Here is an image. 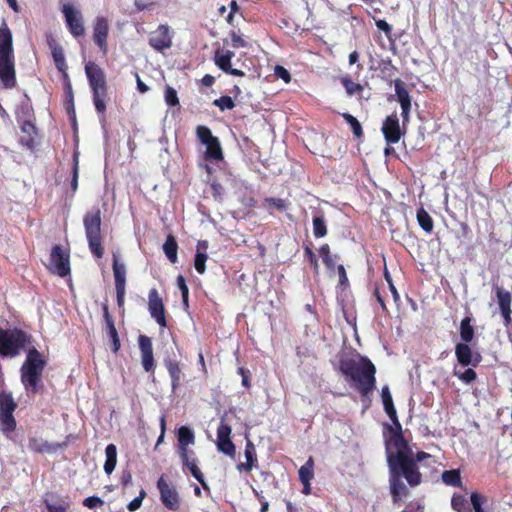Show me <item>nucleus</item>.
Segmentation results:
<instances>
[{
    "label": "nucleus",
    "instance_id": "obj_1",
    "mask_svg": "<svg viewBox=\"0 0 512 512\" xmlns=\"http://www.w3.org/2000/svg\"><path fill=\"white\" fill-rule=\"evenodd\" d=\"M386 455L390 470V490L396 501L407 494L401 477L403 476L411 486H416L421 482V474L407 442L399 432H391L386 439Z\"/></svg>",
    "mask_w": 512,
    "mask_h": 512
},
{
    "label": "nucleus",
    "instance_id": "obj_2",
    "mask_svg": "<svg viewBox=\"0 0 512 512\" xmlns=\"http://www.w3.org/2000/svg\"><path fill=\"white\" fill-rule=\"evenodd\" d=\"M340 371L355 383L363 396H367L375 388L376 368L366 357L342 359Z\"/></svg>",
    "mask_w": 512,
    "mask_h": 512
},
{
    "label": "nucleus",
    "instance_id": "obj_3",
    "mask_svg": "<svg viewBox=\"0 0 512 512\" xmlns=\"http://www.w3.org/2000/svg\"><path fill=\"white\" fill-rule=\"evenodd\" d=\"M0 82L5 89L16 86L13 36L5 20L0 25Z\"/></svg>",
    "mask_w": 512,
    "mask_h": 512
},
{
    "label": "nucleus",
    "instance_id": "obj_4",
    "mask_svg": "<svg viewBox=\"0 0 512 512\" xmlns=\"http://www.w3.org/2000/svg\"><path fill=\"white\" fill-rule=\"evenodd\" d=\"M47 44L51 49V54L56 68L63 74L64 89L66 95V111L71 120L72 128H77L72 84L67 73L68 66L65 60L63 48L56 42V40L52 36L48 37Z\"/></svg>",
    "mask_w": 512,
    "mask_h": 512
},
{
    "label": "nucleus",
    "instance_id": "obj_5",
    "mask_svg": "<svg viewBox=\"0 0 512 512\" xmlns=\"http://www.w3.org/2000/svg\"><path fill=\"white\" fill-rule=\"evenodd\" d=\"M45 366L46 361L42 354L35 348L29 349L20 370L21 382L26 391L35 393L38 390Z\"/></svg>",
    "mask_w": 512,
    "mask_h": 512
},
{
    "label": "nucleus",
    "instance_id": "obj_6",
    "mask_svg": "<svg viewBox=\"0 0 512 512\" xmlns=\"http://www.w3.org/2000/svg\"><path fill=\"white\" fill-rule=\"evenodd\" d=\"M85 73L93 94V103L99 114L106 111L107 83L103 69L95 62L85 64Z\"/></svg>",
    "mask_w": 512,
    "mask_h": 512
},
{
    "label": "nucleus",
    "instance_id": "obj_7",
    "mask_svg": "<svg viewBox=\"0 0 512 512\" xmlns=\"http://www.w3.org/2000/svg\"><path fill=\"white\" fill-rule=\"evenodd\" d=\"M30 342V337L19 329H0V355L16 357Z\"/></svg>",
    "mask_w": 512,
    "mask_h": 512
},
{
    "label": "nucleus",
    "instance_id": "obj_8",
    "mask_svg": "<svg viewBox=\"0 0 512 512\" xmlns=\"http://www.w3.org/2000/svg\"><path fill=\"white\" fill-rule=\"evenodd\" d=\"M89 249L97 258L103 256L101 245V213L99 209L87 212L83 219Z\"/></svg>",
    "mask_w": 512,
    "mask_h": 512
},
{
    "label": "nucleus",
    "instance_id": "obj_9",
    "mask_svg": "<svg viewBox=\"0 0 512 512\" xmlns=\"http://www.w3.org/2000/svg\"><path fill=\"white\" fill-rule=\"evenodd\" d=\"M61 11L64 15L66 26L69 32L75 37L85 35L83 16L79 10L71 4H63Z\"/></svg>",
    "mask_w": 512,
    "mask_h": 512
},
{
    "label": "nucleus",
    "instance_id": "obj_10",
    "mask_svg": "<svg viewBox=\"0 0 512 512\" xmlns=\"http://www.w3.org/2000/svg\"><path fill=\"white\" fill-rule=\"evenodd\" d=\"M200 142L205 146V158L211 161H221L223 152L217 137L211 134V130H196Z\"/></svg>",
    "mask_w": 512,
    "mask_h": 512
},
{
    "label": "nucleus",
    "instance_id": "obj_11",
    "mask_svg": "<svg viewBox=\"0 0 512 512\" xmlns=\"http://www.w3.org/2000/svg\"><path fill=\"white\" fill-rule=\"evenodd\" d=\"M48 269L60 277H65L70 273L69 255L60 246L53 247Z\"/></svg>",
    "mask_w": 512,
    "mask_h": 512
},
{
    "label": "nucleus",
    "instance_id": "obj_12",
    "mask_svg": "<svg viewBox=\"0 0 512 512\" xmlns=\"http://www.w3.org/2000/svg\"><path fill=\"white\" fill-rule=\"evenodd\" d=\"M157 487L164 506L172 511L178 510L180 507V497L177 490L163 476L158 479Z\"/></svg>",
    "mask_w": 512,
    "mask_h": 512
},
{
    "label": "nucleus",
    "instance_id": "obj_13",
    "mask_svg": "<svg viewBox=\"0 0 512 512\" xmlns=\"http://www.w3.org/2000/svg\"><path fill=\"white\" fill-rule=\"evenodd\" d=\"M231 427L226 424L224 421H221L217 428V441L216 446L218 451L223 454L234 458L236 454V447L231 441Z\"/></svg>",
    "mask_w": 512,
    "mask_h": 512
},
{
    "label": "nucleus",
    "instance_id": "obj_14",
    "mask_svg": "<svg viewBox=\"0 0 512 512\" xmlns=\"http://www.w3.org/2000/svg\"><path fill=\"white\" fill-rule=\"evenodd\" d=\"M148 310L159 326L162 328L167 326L164 303L155 288H152L148 294Z\"/></svg>",
    "mask_w": 512,
    "mask_h": 512
},
{
    "label": "nucleus",
    "instance_id": "obj_15",
    "mask_svg": "<svg viewBox=\"0 0 512 512\" xmlns=\"http://www.w3.org/2000/svg\"><path fill=\"white\" fill-rule=\"evenodd\" d=\"M149 45L158 52H163L172 46V36L168 25H159L157 29L151 32Z\"/></svg>",
    "mask_w": 512,
    "mask_h": 512
},
{
    "label": "nucleus",
    "instance_id": "obj_16",
    "mask_svg": "<svg viewBox=\"0 0 512 512\" xmlns=\"http://www.w3.org/2000/svg\"><path fill=\"white\" fill-rule=\"evenodd\" d=\"M108 35V20L103 16L96 17L93 24V40L103 54H106L108 51Z\"/></svg>",
    "mask_w": 512,
    "mask_h": 512
},
{
    "label": "nucleus",
    "instance_id": "obj_17",
    "mask_svg": "<svg viewBox=\"0 0 512 512\" xmlns=\"http://www.w3.org/2000/svg\"><path fill=\"white\" fill-rule=\"evenodd\" d=\"M234 56L235 53L231 50L223 51L217 49L214 53V63L220 70H222L226 74L237 77H243L245 76V73L240 69L233 68L231 65V61Z\"/></svg>",
    "mask_w": 512,
    "mask_h": 512
},
{
    "label": "nucleus",
    "instance_id": "obj_18",
    "mask_svg": "<svg viewBox=\"0 0 512 512\" xmlns=\"http://www.w3.org/2000/svg\"><path fill=\"white\" fill-rule=\"evenodd\" d=\"M138 345L141 353V364L146 372L154 369V357L152 341L148 336L140 335L138 338Z\"/></svg>",
    "mask_w": 512,
    "mask_h": 512
},
{
    "label": "nucleus",
    "instance_id": "obj_19",
    "mask_svg": "<svg viewBox=\"0 0 512 512\" xmlns=\"http://www.w3.org/2000/svg\"><path fill=\"white\" fill-rule=\"evenodd\" d=\"M395 93L397 99L401 105L402 109V118H403V127H405L406 122L408 120V115L411 110V100L408 91L404 87V83L401 79L397 78L394 81Z\"/></svg>",
    "mask_w": 512,
    "mask_h": 512
},
{
    "label": "nucleus",
    "instance_id": "obj_20",
    "mask_svg": "<svg viewBox=\"0 0 512 512\" xmlns=\"http://www.w3.org/2000/svg\"><path fill=\"white\" fill-rule=\"evenodd\" d=\"M495 293L498 301V305L501 311V314L504 318L505 324L509 325L512 321L511 319V301L512 296L509 291L505 290L500 286H495Z\"/></svg>",
    "mask_w": 512,
    "mask_h": 512
},
{
    "label": "nucleus",
    "instance_id": "obj_21",
    "mask_svg": "<svg viewBox=\"0 0 512 512\" xmlns=\"http://www.w3.org/2000/svg\"><path fill=\"white\" fill-rule=\"evenodd\" d=\"M183 465L190 471L192 476L204 487L207 485L204 480V476L198 468V459L195 456L194 451L181 452L179 453Z\"/></svg>",
    "mask_w": 512,
    "mask_h": 512
},
{
    "label": "nucleus",
    "instance_id": "obj_22",
    "mask_svg": "<svg viewBox=\"0 0 512 512\" xmlns=\"http://www.w3.org/2000/svg\"><path fill=\"white\" fill-rule=\"evenodd\" d=\"M455 355L457 361L462 366L477 365L479 363V356H475L472 349L467 343H458L455 347Z\"/></svg>",
    "mask_w": 512,
    "mask_h": 512
},
{
    "label": "nucleus",
    "instance_id": "obj_23",
    "mask_svg": "<svg viewBox=\"0 0 512 512\" xmlns=\"http://www.w3.org/2000/svg\"><path fill=\"white\" fill-rule=\"evenodd\" d=\"M379 77L386 81L389 85L394 84L395 77L398 73L397 67L392 63L390 58L381 59L378 62Z\"/></svg>",
    "mask_w": 512,
    "mask_h": 512
},
{
    "label": "nucleus",
    "instance_id": "obj_24",
    "mask_svg": "<svg viewBox=\"0 0 512 512\" xmlns=\"http://www.w3.org/2000/svg\"><path fill=\"white\" fill-rule=\"evenodd\" d=\"M178 452L192 451L189 447L195 443L194 432L187 426H181L178 429Z\"/></svg>",
    "mask_w": 512,
    "mask_h": 512
},
{
    "label": "nucleus",
    "instance_id": "obj_25",
    "mask_svg": "<svg viewBox=\"0 0 512 512\" xmlns=\"http://www.w3.org/2000/svg\"><path fill=\"white\" fill-rule=\"evenodd\" d=\"M113 274L115 279V287H126V266L120 262L119 255L113 254Z\"/></svg>",
    "mask_w": 512,
    "mask_h": 512
},
{
    "label": "nucleus",
    "instance_id": "obj_26",
    "mask_svg": "<svg viewBox=\"0 0 512 512\" xmlns=\"http://www.w3.org/2000/svg\"><path fill=\"white\" fill-rule=\"evenodd\" d=\"M244 454H245L246 462L240 463L237 466V468L240 471L244 470V471L248 472V471H251L256 466V463H257L256 449H255L254 444L250 440H247V442H246Z\"/></svg>",
    "mask_w": 512,
    "mask_h": 512
},
{
    "label": "nucleus",
    "instance_id": "obj_27",
    "mask_svg": "<svg viewBox=\"0 0 512 512\" xmlns=\"http://www.w3.org/2000/svg\"><path fill=\"white\" fill-rule=\"evenodd\" d=\"M381 398L387 415L395 423L397 421L396 409L393 405L392 396L388 386H384L382 388Z\"/></svg>",
    "mask_w": 512,
    "mask_h": 512
},
{
    "label": "nucleus",
    "instance_id": "obj_28",
    "mask_svg": "<svg viewBox=\"0 0 512 512\" xmlns=\"http://www.w3.org/2000/svg\"><path fill=\"white\" fill-rule=\"evenodd\" d=\"M106 460L104 463V471L110 475L117 464V447L114 444H109L105 449Z\"/></svg>",
    "mask_w": 512,
    "mask_h": 512
},
{
    "label": "nucleus",
    "instance_id": "obj_29",
    "mask_svg": "<svg viewBox=\"0 0 512 512\" xmlns=\"http://www.w3.org/2000/svg\"><path fill=\"white\" fill-rule=\"evenodd\" d=\"M340 82L345 88L346 94L348 96L351 97L354 95H358L359 98L362 97L361 94L364 90V87L361 84L355 83L349 76L341 77Z\"/></svg>",
    "mask_w": 512,
    "mask_h": 512
},
{
    "label": "nucleus",
    "instance_id": "obj_30",
    "mask_svg": "<svg viewBox=\"0 0 512 512\" xmlns=\"http://www.w3.org/2000/svg\"><path fill=\"white\" fill-rule=\"evenodd\" d=\"M19 141L23 147L33 150L38 144L37 130H22Z\"/></svg>",
    "mask_w": 512,
    "mask_h": 512
},
{
    "label": "nucleus",
    "instance_id": "obj_31",
    "mask_svg": "<svg viewBox=\"0 0 512 512\" xmlns=\"http://www.w3.org/2000/svg\"><path fill=\"white\" fill-rule=\"evenodd\" d=\"M28 447L30 450L38 453L50 452L53 449L51 444L37 436L29 438Z\"/></svg>",
    "mask_w": 512,
    "mask_h": 512
},
{
    "label": "nucleus",
    "instance_id": "obj_32",
    "mask_svg": "<svg viewBox=\"0 0 512 512\" xmlns=\"http://www.w3.org/2000/svg\"><path fill=\"white\" fill-rule=\"evenodd\" d=\"M441 478L442 481L448 486L461 487L462 485L460 471L457 469L444 471L441 475Z\"/></svg>",
    "mask_w": 512,
    "mask_h": 512
},
{
    "label": "nucleus",
    "instance_id": "obj_33",
    "mask_svg": "<svg viewBox=\"0 0 512 512\" xmlns=\"http://www.w3.org/2000/svg\"><path fill=\"white\" fill-rule=\"evenodd\" d=\"M299 479L301 482H311L314 477V461L309 457L304 465L298 471Z\"/></svg>",
    "mask_w": 512,
    "mask_h": 512
},
{
    "label": "nucleus",
    "instance_id": "obj_34",
    "mask_svg": "<svg viewBox=\"0 0 512 512\" xmlns=\"http://www.w3.org/2000/svg\"><path fill=\"white\" fill-rule=\"evenodd\" d=\"M17 120L22 129L35 128L34 116L30 114L28 108L22 107L17 110Z\"/></svg>",
    "mask_w": 512,
    "mask_h": 512
},
{
    "label": "nucleus",
    "instance_id": "obj_35",
    "mask_svg": "<svg viewBox=\"0 0 512 512\" xmlns=\"http://www.w3.org/2000/svg\"><path fill=\"white\" fill-rule=\"evenodd\" d=\"M163 250L171 263L177 262V243L173 236L169 235L163 245Z\"/></svg>",
    "mask_w": 512,
    "mask_h": 512
},
{
    "label": "nucleus",
    "instance_id": "obj_36",
    "mask_svg": "<svg viewBox=\"0 0 512 512\" xmlns=\"http://www.w3.org/2000/svg\"><path fill=\"white\" fill-rule=\"evenodd\" d=\"M166 368L172 380V390L175 391L179 387L180 383V368L177 362L169 360L166 362Z\"/></svg>",
    "mask_w": 512,
    "mask_h": 512
},
{
    "label": "nucleus",
    "instance_id": "obj_37",
    "mask_svg": "<svg viewBox=\"0 0 512 512\" xmlns=\"http://www.w3.org/2000/svg\"><path fill=\"white\" fill-rule=\"evenodd\" d=\"M471 319L469 317L464 318L460 324V336L464 343H469L474 337V329L471 326Z\"/></svg>",
    "mask_w": 512,
    "mask_h": 512
},
{
    "label": "nucleus",
    "instance_id": "obj_38",
    "mask_svg": "<svg viewBox=\"0 0 512 512\" xmlns=\"http://www.w3.org/2000/svg\"><path fill=\"white\" fill-rule=\"evenodd\" d=\"M417 221L420 227L427 233H430L433 230V221L430 215L425 211V209L420 208L417 211Z\"/></svg>",
    "mask_w": 512,
    "mask_h": 512
},
{
    "label": "nucleus",
    "instance_id": "obj_39",
    "mask_svg": "<svg viewBox=\"0 0 512 512\" xmlns=\"http://www.w3.org/2000/svg\"><path fill=\"white\" fill-rule=\"evenodd\" d=\"M0 424L4 432L13 431L16 426L13 413L0 412Z\"/></svg>",
    "mask_w": 512,
    "mask_h": 512
},
{
    "label": "nucleus",
    "instance_id": "obj_40",
    "mask_svg": "<svg viewBox=\"0 0 512 512\" xmlns=\"http://www.w3.org/2000/svg\"><path fill=\"white\" fill-rule=\"evenodd\" d=\"M313 234L317 238H322L327 234L326 223L323 217L316 216L313 218Z\"/></svg>",
    "mask_w": 512,
    "mask_h": 512
},
{
    "label": "nucleus",
    "instance_id": "obj_41",
    "mask_svg": "<svg viewBox=\"0 0 512 512\" xmlns=\"http://www.w3.org/2000/svg\"><path fill=\"white\" fill-rule=\"evenodd\" d=\"M103 315H104V319H105V323H106L107 333H108L110 339L112 340L113 338L118 336V333H117L116 327L114 325L113 319H112L111 315L109 314L107 305H103Z\"/></svg>",
    "mask_w": 512,
    "mask_h": 512
},
{
    "label": "nucleus",
    "instance_id": "obj_42",
    "mask_svg": "<svg viewBox=\"0 0 512 512\" xmlns=\"http://www.w3.org/2000/svg\"><path fill=\"white\" fill-rule=\"evenodd\" d=\"M45 506L49 512H66L69 505L60 500L53 501L49 498L44 499Z\"/></svg>",
    "mask_w": 512,
    "mask_h": 512
},
{
    "label": "nucleus",
    "instance_id": "obj_43",
    "mask_svg": "<svg viewBox=\"0 0 512 512\" xmlns=\"http://www.w3.org/2000/svg\"><path fill=\"white\" fill-rule=\"evenodd\" d=\"M164 99L166 104L171 107L179 106L180 104L177 91L169 85L165 87Z\"/></svg>",
    "mask_w": 512,
    "mask_h": 512
},
{
    "label": "nucleus",
    "instance_id": "obj_44",
    "mask_svg": "<svg viewBox=\"0 0 512 512\" xmlns=\"http://www.w3.org/2000/svg\"><path fill=\"white\" fill-rule=\"evenodd\" d=\"M453 373L465 384L472 383L477 377L476 372L471 368H468L463 372L459 371L457 368H454Z\"/></svg>",
    "mask_w": 512,
    "mask_h": 512
},
{
    "label": "nucleus",
    "instance_id": "obj_45",
    "mask_svg": "<svg viewBox=\"0 0 512 512\" xmlns=\"http://www.w3.org/2000/svg\"><path fill=\"white\" fill-rule=\"evenodd\" d=\"M16 408V404L10 395H0V412L13 413Z\"/></svg>",
    "mask_w": 512,
    "mask_h": 512
},
{
    "label": "nucleus",
    "instance_id": "obj_46",
    "mask_svg": "<svg viewBox=\"0 0 512 512\" xmlns=\"http://www.w3.org/2000/svg\"><path fill=\"white\" fill-rule=\"evenodd\" d=\"M213 105L218 107L221 111L231 110L235 107L232 97L224 95L213 101Z\"/></svg>",
    "mask_w": 512,
    "mask_h": 512
},
{
    "label": "nucleus",
    "instance_id": "obj_47",
    "mask_svg": "<svg viewBox=\"0 0 512 512\" xmlns=\"http://www.w3.org/2000/svg\"><path fill=\"white\" fill-rule=\"evenodd\" d=\"M319 254H320L323 262L329 269H332L335 267V260L333 259L332 255L330 253V248L327 244L322 245L320 247Z\"/></svg>",
    "mask_w": 512,
    "mask_h": 512
},
{
    "label": "nucleus",
    "instance_id": "obj_48",
    "mask_svg": "<svg viewBox=\"0 0 512 512\" xmlns=\"http://www.w3.org/2000/svg\"><path fill=\"white\" fill-rule=\"evenodd\" d=\"M388 145L397 143L403 135L402 130H382Z\"/></svg>",
    "mask_w": 512,
    "mask_h": 512
},
{
    "label": "nucleus",
    "instance_id": "obj_49",
    "mask_svg": "<svg viewBox=\"0 0 512 512\" xmlns=\"http://www.w3.org/2000/svg\"><path fill=\"white\" fill-rule=\"evenodd\" d=\"M207 259H208L207 254L196 253L195 260H194V266H195L196 271L199 274H203L205 272V270H206L205 263H206Z\"/></svg>",
    "mask_w": 512,
    "mask_h": 512
},
{
    "label": "nucleus",
    "instance_id": "obj_50",
    "mask_svg": "<svg viewBox=\"0 0 512 512\" xmlns=\"http://www.w3.org/2000/svg\"><path fill=\"white\" fill-rule=\"evenodd\" d=\"M486 498L478 493L471 494V503L475 512H485L482 505L485 503Z\"/></svg>",
    "mask_w": 512,
    "mask_h": 512
},
{
    "label": "nucleus",
    "instance_id": "obj_51",
    "mask_svg": "<svg viewBox=\"0 0 512 512\" xmlns=\"http://www.w3.org/2000/svg\"><path fill=\"white\" fill-rule=\"evenodd\" d=\"M145 496H146V492H145V490L142 489L139 492V496H137L136 498H134L132 501H130L128 503L127 509L130 512H134V511L138 510L141 507L143 499L145 498Z\"/></svg>",
    "mask_w": 512,
    "mask_h": 512
},
{
    "label": "nucleus",
    "instance_id": "obj_52",
    "mask_svg": "<svg viewBox=\"0 0 512 512\" xmlns=\"http://www.w3.org/2000/svg\"><path fill=\"white\" fill-rule=\"evenodd\" d=\"M230 38L233 48H243L247 46L246 40L234 30L230 32Z\"/></svg>",
    "mask_w": 512,
    "mask_h": 512
},
{
    "label": "nucleus",
    "instance_id": "obj_53",
    "mask_svg": "<svg viewBox=\"0 0 512 512\" xmlns=\"http://www.w3.org/2000/svg\"><path fill=\"white\" fill-rule=\"evenodd\" d=\"M265 204L270 209H276V210H284L286 208V203L282 199L277 198H267L265 199Z\"/></svg>",
    "mask_w": 512,
    "mask_h": 512
},
{
    "label": "nucleus",
    "instance_id": "obj_54",
    "mask_svg": "<svg viewBox=\"0 0 512 512\" xmlns=\"http://www.w3.org/2000/svg\"><path fill=\"white\" fill-rule=\"evenodd\" d=\"M104 501L97 496H90L84 499L83 505L89 509L103 506Z\"/></svg>",
    "mask_w": 512,
    "mask_h": 512
},
{
    "label": "nucleus",
    "instance_id": "obj_55",
    "mask_svg": "<svg viewBox=\"0 0 512 512\" xmlns=\"http://www.w3.org/2000/svg\"><path fill=\"white\" fill-rule=\"evenodd\" d=\"M275 75L281 78L285 83H289L291 81V74L283 66L277 65L275 67Z\"/></svg>",
    "mask_w": 512,
    "mask_h": 512
},
{
    "label": "nucleus",
    "instance_id": "obj_56",
    "mask_svg": "<svg viewBox=\"0 0 512 512\" xmlns=\"http://www.w3.org/2000/svg\"><path fill=\"white\" fill-rule=\"evenodd\" d=\"M375 24H376V27L379 30H381V31H383L385 33V35L387 36L388 39H391V34H392V27H391V25H389L383 19L376 20Z\"/></svg>",
    "mask_w": 512,
    "mask_h": 512
},
{
    "label": "nucleus",
    "instance_id": "obj_57",
    "mask_svg": "<svg viewBox=\"0 0 512 512\" xmlns=\"http://www.w3.org/2000/svg\"><path fill=\"white\" fill-rule=\"evenodd\" d=\"M451 504L454 510L462 512L465 508L466 501L462 496H453Z\"/></svg>",
    "mask_w": 512,
    "mask_h": 512
},
{
    "label": "nucleus",
    "instance_id": "obj_58",
    "mask_svg": "<svg viewBox=\"0 0 512 512\" xmlns=\"http://www.w3.org/2000/svg\"><path fill=\"white\" fill-rule=\"evenodd\" d=\"M382 128H400L399 119L396 114H392L386 117Z\"/></svg>",
    "mask_w": 512,
    "mask_h": 512
},
{
    "label": "nucleus",
    "instance_id": "obj_59",
    "mask_svg": "<svg viewBox=\"0 0 512 512\" xmlns=\"http://www.w3.org/2000/svg\"><path fill=\"white\" fill-rule=\"evenodd\" d=\"M78 173H79L78 157L75 154L74 155L73 178H72V182H71V187H72L73 191H76L77 187H78Z\"/></svg>",
    "mask_w": 512,
    "mask_h": 512
},
{
    "label": "nucleus",
    "instance_id": "obj_60",
    "mask_svg": "<svg viewBox=\"0 0 512 512\" xmlns=\"http://www.w3.org/2000/svg\"><path fill=\"white\" fill-rule=\"evenodd\" d=\"M176 282L179 290L181 291L182 296L189 295L188 286L186 285L185 278L182 275H179L177 277Z\"/></svg>",
    "mask_w": 512,
    "mask_h": 512
},
{
    "label": "nucleus",
    "instance_id": "obj_61",
    "mask_svg": "<svg viewBox=\"0 0 512 512\" xmlns=\"http://www.w3.org/2000/svg\"><path fill=\"white\" fill-rule=\"evenodd\" d=\"M343 118L346 120V123L350 125L351 128H361L359 121L354 116L345 113L343 114Z\"/></svg>",
    "mask_w": 512,
    "mask_h": 512
},
{
    "label": "nucleus",
    "instance_id": "obj_62",
    "mask_svg": "<svg viewBox=\"0 0 512 512\" xmlns=\"http://www.w3.org/2000/svg\"><path fill=\"white\" fill-rule=\"evenodd\" d=\"M115 290L117 294V303L119 306H123L126 287H115Z\"/></svg>",
    "mask_w": 512,
    "mask_h": 512
},
{
    "label": "nucleus",
    "instance_id": "obj_63",
    "mask_svg": "<svg viewBox=\"0 0 512 512\" xmlns=\"http://www.w3.org/2000/svg\"><path fill=\"white\" fill-rule=\"evenodd\" d=\"M214 82L215 78L210 74L204 75L203 78L201 79L202 85L206 87H211L214 84Z\"/></svg>",
    "mask_w": 512,
    "mask_h": 512
},
{
    "label": "nucleus",
    "instance_id": "obj_64",
    "mask_svg": "<svg viewBox=\"0 0 512 512\" xmlns=\"http://www.w3.org/2000/svg\"><path fill=\"white\" fill-rule=\"evenodd\" d=\"M337 269H338L340 283L345 284L348 281V279H347V274H346V270H345L344 266L339 265L337 267Z\"/></svg>",
    "mask_w": 512,
    "mask_h": 512
}]
</instances>
